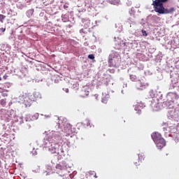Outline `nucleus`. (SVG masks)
<instances>
[{"instance_id":"7","label":"nucleus","mask_w":179,"mask_h":179,"mask_svg":"<svg viewBox=\"0 0 179 179\" xmlns=\"http://www.w3.org/2000/svg\"><path fill=\"white\" fill-rule=\"evenodd\" d=\"M109 2L112 5H118V3H120V0H109Z\"/></svg>"},{"instance_id":"13","label":"nucleus","mask_w":179,"mask_h":179,"mask_svg":"<svg viewBox=\"0 0 179 179\" xmlns=\"http://www.w3.org/2000/svg\"><path fill=\"white\" fill-rule=\"evenodd\" d=\"M139 107H141L139 105H136L135 106V110L136 111H138V114L141 113V108H139Z\"/></svg>"},{"instance_id":"25","label":"nucleus","mask_w":179,"mask_h":179,"mask_svg":"<svg viewBox=\"0 0 179 179\" xmlns=\"http://www.w3.org/2000/svg\"><path fill=\"white\" fill-rule=\"evenodd\" d=\"M138 89H140L141 90H142V89H143V88H139V87H138Z\"/></svg>"},{"instance_id":"6","label":"nucleus","mask_w":179,"mask_h":179,"mask_svg":"<svg viewBox=\"0 0 179 179\" xmlns=\"http://www.w3.org/2000/svg\"><path fill=\"white\" fill-rule=\"evenodd\" d=\"M88 94H89V87L84 88V90L81 91V94H80L81 97H87Z\"/></svg>"},{"instance_id":"3","label":"nucleus","mask_w":179,"mask_h":179,"mask_svg":"<svg viewBox=\"0 0 179 179\" xmlns=\"http://www.w3.org/2000/svg\"><path fill=\"white\" fill-rule=\"evenodd\" d=\"M152 139L154 141L157 148L158 149H163L166 146V141L163 137H162V134L159 132L152 133L151 135Z\"/></svg>"},{"instance_id":"23","label":"nucleus","mask_w":179,"mask_h":179,"mask_svg":"<svg viewBox=\"0 0 179 179\" xmlns=\"http://www.w3.org/2000/svg\"><path fill=\"white\" fill-rule=\"evenodd\" d=\"M94 178H97V175L95 173Z\"/></svg>"},{"instance_id":"1","label":"nucleus","mask_w":179,"mask_h":179,"mask_svg":"<svg viewBox=\"0 0 179 179\" xmlns=\"http://www.w3.org/2000/svg\"><path fill=\"white\" fill-rule=\"evenodd\" d=\"M169 0H155L152 1V6H154L155 12L159 13V15H167L169 13H173L176 9L173 7L167 9L164 8L163 3L167 2Z\"/></svg>"},{"instance_id":"16","label":"nucleus","mask_w":179,"mask_h":179,"mask_svg":"<svg viewBox=\"0 0 179 179\" xmlns=\"http://www.w3.org/2000/svg\"><path fill=\"white\" fill-rule=\"evenodd\" d=\"M141 32H142L143 36H145V37H146V36H148V34L146 33V31L142 29Z\"/></svg>"},{"instance_id":"10","label":"nucleus","mask_w":179,"mask_h":179,"mask_svg":"<svg viewBox=\"0 0 179 179\" xmlns=\"http://www.w3.org/2000/svg\"><path fill=\"white\" fill-rule=\"evenodd\" d=\"M0 104L3 106V107H5L6 106V99H1Z\"/></svg>"},{"instance_id":"21","label":"nucleus","mask_w":179,"mask_h":179,"mask_svg":"<svg viewBox=\"0 0 179 179\" xmlns=\"http://www.w3.org/2000/svg\"><path fill=\"white\" fill-rule=\"evenodd\" d=\"M134 164H135V166H139V163H138V162H135Z\"/></svg>"},{"instance_id":"4","label":"nucleus","mask_w":179,"mask_h":179,"mask_svg":"<svg viewBox=\"0 0 179 179\" xmlns=\"http://www.w3.org/2000/svg\"><path fill=\"white\" fill-rule=\"evenodd\" d=\"M120 57L114 53L109 55L108 65L110 67L117 68L120 65Z\"/></svg>"},{"instance_id":"8","label":"nucleus","mask_w":179,"mask_h":179,"mask_svg":"<svg viewBox=\"0 0 179 179\" xmlns=\"http://www.w3.org/2000/svg\"><path fill=\"white\" fill-rule=\"evenodd\" d=\"M138 160L140 162L145 160V155L143 153L138 154Z\"/></svg>"},{"instance_id":"17","label":"nucleus","mask_w":179,"mask_h":179,"mask_svg":"<svg viewBox=\"0 0 179 179\" xmlns=\"http://www.w3.org/2000/svg\"><path fill=\"white\" fill-rule=\"evenodd\" d=\"M0 30L2 31V33H5V31L6 30V28H1Z\"/></svg>"},{"instance_id":"5","label":"nucleus","mask_w":179,"mask_h":179,"mask_svg":"<svg viewBox=\"0 0 179 179\" xmlns=\"http://www.w3.org/2000/svg\"><path fill=\"white\" fill-rule=\"evenodd\" d=\"M171 136L174 138L176 142H179V125L176 126V128H171L170 130Z\"/></svg>"},{"instance_id":"20","label":"nucleus","mask_w":179,"mask_h":179,"mask_svg":"<svg viewBox=\"0 0 179 179\" xmlns=\"http://www.w3.org/2000/svg\"><path fill=\"white\" fill-rule=\"evenodd\" d=\"M64 9H68V6L64 5Z\"/></svg>"},{"instance_id":"12","label":"nucleus","mask_w":179,"mask_h":179,"mask_svg":"<svg viewBox=\"0 0 179 179\" xmlns=\"http://www.w3.org/2000/svg\"><path fill=\"white\" fill-rule=\"evenodd\" d=\"M1 90H2V88H0V93H2L3 97H8V93L3 92V91Z\"/></svg>"},{"instance_id":"18","label":"nucleus","mask_w":179,"mask_h":179,"mask_svg":"<svg viewBox=\"0 0 179 179\" xmlns=\"http://www.w3.org/2000/svg\"><path fill=\"white\" fill-rule=\"evenodd\" d=\"M3 79H4V80H6V79H8V75L5 74V75L3 76Z\"/></svg>"},{"instance_id":"19","label":"nucleus","mask_w":179,"mask_h":179,"mask_svg":"<svg viewBox=\"0 0 179 179\" xmlns=\"http://www.w3.org/2000/svg\"><path fill=\"white\" fill-rule=\"evenodd\" d=\"M69 134L66 135V136H71V129L68 130Z\"/></svg>"},{"instance_id":"9","label":"nucleus","mask_w":179,"mask_h":179,"mask_svg":"<svg viewBox=\"0 0 179 179\" xmlns=\"http://www.w3.org/2000/svg\"><path fill=\"white\" fill-rule=\"evenodd\" d=\"M56 169H57V170H64L65 167L62 166L61 164H57L56 165Z\"/></svg>"},{"instance_id":"22","label":"nucleus","mask_w":179,"mask_h":179,"mask_svg":"<svg viewBox=\"0 0 179 179\" xmlns=\"http://www.w3.org/2000/svg\"><path fill=\"white\" fill-rule=\"evenodd\" d=\"M103 103H107V101H104V99H102Z\"/></svg>"},{"instance_id":"24","label":"nucleus","mask_w":179,"mask_h":179,"mask_svg":"<svg viewBox=\"0 0 179 179\" xmlns=\"http://www.w3.org/2000/svg\"><path fill=\"white\" fill-rule=\"evenodd\" d=\"M1 80H2V78H1V76H0V81H1Z\"/></svg>"},{"instance_id":"11","label":"nucleus","mask_w":179,"mask_h":179,"mask_svg":"<svg viewBox=\"0 0 179 179\" xmlns=\"http://www.w3.org/2000/svg\"><path fill=\"white\" fill-rule=\"evenodd\" d=\"M130 79H131V80H132L133 82H135V80H136V76L130 75Z\"/></svg>"},{"instance_id":"2","label":"nucleus","mask_w":179,"mask_h":179,"mask_svg":"<svg viewBox=\"0 0 179 179\" xmlns=\"http://www.w3.org/2000/svg\"><path fill=\"white\" fill-rule=\"evenodd\" d=\"M38 99H41V95L40 93L35 92L33 94L25 93L20 97V100L25 107H30L33 101H37Z\"/></svg>"},{"instance_id":"15","label":"nucleus","mask_w":179,"mask_h":179,"mask_svg":"<svg viewBox=\"0 0 179 179\" xmlns=\"http://www.w3.org/2000/svg\"><path fill=\"white\" fill-rule=\"evenodd\" d=\"M88 58L89 59H94V55H89Z\"/></svg>"},{"instance_id":"14","label":"nucleus","mask_w":179,"mask_h":179,"mask_svg":"<svg viewBox=\"0 0 179 179\" xmlns=\"http://www.w3.org/2000/svg\"><path fill=\"white\" fill-rule=\"evenodd\" d=\"M6 17V16L0 14V21L2 22L3 20H4V19Z\"/></svg>"}]
</instances>
